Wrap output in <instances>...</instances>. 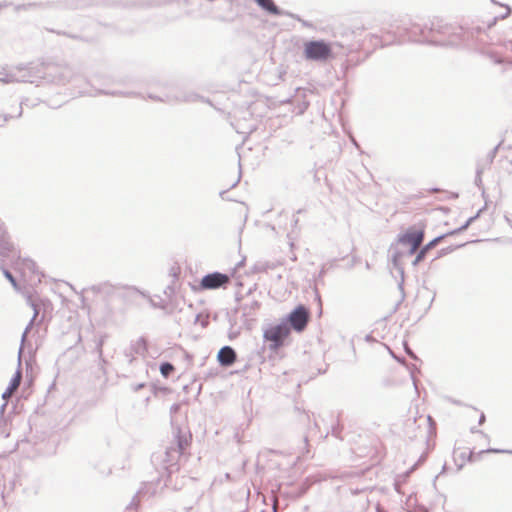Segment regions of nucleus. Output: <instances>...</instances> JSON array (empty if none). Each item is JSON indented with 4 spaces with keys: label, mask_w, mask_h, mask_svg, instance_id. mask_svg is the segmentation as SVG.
I'll list each match as a JSON object with an SVG mask.
<instances>
[{
    "label": "nucleus",
    "mask_w": 512,
    "mask_h": 512,
    "mask_svg": "<svg viewBox=\"0 0 512 512\" xmlns=\"http://www.w3.org/2000/svg\"><path fill=\"white\" fill-rule=\"evenodd\" d=\"M456 28L451 25L444 23L443 20L437 19L432 23V32H435L437 36H433L434 41L440 44H453L459 38V35L454 32Z\"/></svg>",
    "instance_id": "nucleus-4"
},
{
    "label": "nucleus",
    "mask_w": 512,
    "mask_h": 512,
    "mask_svg": "<svg viewBox=\"0 0 512 512\" xmlns=\"http://www.w3.org/2000/svg\"><path fill=\"white\" fill-rule=\"evenodd\" d=\"M288 320L294 330L301 332L309 321V311L306 307L300 305L290 313Z\"/></svg>",
    "instance_id": "nucleus-7"
},
{
    "label": "nucleus",
    "mask_w": 512,
    "mask_h": 512,
    "mask_svg": "<svg viewBox=\"0 0 512 512\" xmlns=\"http://www.w3.org/2000/svg\"><path fill=\"white\" fill-rule=\"evenodd\" d=\"M430 192H436L439 194V200L440 201H445V200H448V199H451L454 197L453 193L449 192V191H446V190H440V189H435V190H432V191H427V193H430Z\"/></svg>",
    "instance_id": "nucleus-14"
},
{
    "label": "nucleus",
    "mask_w": 512,
    "mask_h": 512,
    "mask_svg": "<svg viewBox=\"0 0 512 512\" xmlns=\"http://www.w3.org/2000/svg\"><path fill=\"white\" fill-rule=\"evenodd\" d=\"M290 335V329L286 324H278L267 328L264 331L263 338L269 342V349L277 351L285 343Z\"/></svg>",
    "instance_id": "nucleus-2"
},
{
    "label": "nucleus",
    "mask_w": 512,
    "mask_h": 512,
    "mask_svg": "<svg viewBox=\"0 0 512 512\" xmlns=\"http://www.w3.org/2000/svg\"><path fill=\"white\" fill-rule=\"evenodd\" d=\"M21 380H22V372L20 369H18L15 372L14 376L12 377L8 388L2 395L4 400H8L16 392V390L20 386Z\"/></svg>",
    "instance_id": "nucleus-10"
},
{
    "label": "nucleus",
    "mask_w": 512,
    "mask_h": 512,
    "mask_svg": "<svg viewBox=\"0 0 512 512\" xmlns=\"http://www.w3.org/2000/svg\"><path fill=\"white\" fill-rule=\"evenodd\" d=\"M174 371V366L170 363H163L160 366V372L164 377H168Z\"/></svg>",
    "instance_id": "nucleus-15"
},
{
    "label": "nucleus",
    "mask_w": 512,
    "mask_h": 512,
    "mask_svg": "<svg viewBox=\"0 0 512 512\" xmlns=\"http://www.w3.org/2000/svg\"><path fill=\"white\" fill-rule=\"evenodd\" d=\"M472 458V452L467 447H457L453 451V459L456 465L461 468Z\"/></svg>",
    "instance_id": "nucleus-8"
},
{
    "label": "nucleus",
    "mask_w": 512,
    "mask_h": 512,
    "mask_svg": "<svg viewBox=\"0 0 512 512\" xmlns=\"http://www.w3.org/2000/svg\"><path fill=\"white\" fill-rule=\"evenodd\" d=\"M10 267L17 276H14L9 269L4 267L2 268V272L16 290H20L21 286H33L41 282L42 274L32 259L24 258L19 255L15 256L12 259Z\"/></svg>",
    "instance_id": "nucleus-1"
},
{
    "label": "nucleus",
    "mask_w": 512,
    "mask_h": 512,
    "mask_svg": "<svg viewBox=\"0 0 512 512\" xmlns=\"http://www.w3.org/2000/svg\"><path fill=\"white\" fill-rule=\"evenodd\" d=\"M304 54L309 60L326 61L331 57L332 49L324 41H310L304 45Z\"/></svg>",
    "instance_id": "nucleus-3"
},
{
    "label": "nucleus",
    "mask_w": 512,
    "mask_h": 512,
    "mask_svg": "<svg viewBox=\"0 0 512 512\" xmlns=\"http://www.w3.org/2000/svg\"><path fill=\"white\" fill-rule=\"evenodd\" d=\"M468 418H478V423L481 425L485 421V415L482 411H479L478 409L472 408L468 410L467 413Z\"/></svg>",
    "instance_id": "nucleus-13"
},
{
    "label": "nucleus",
    "mask_w": 512,
    "mask_h": 512,
    "mask_svg": "<svg viewBox=\"0 0 512 512\" xmlns=\"http://www.w3.org/2000/svg\"><path fill=\"white\" fill-rule=\"evenodd\" d=\"M231 280L227 274L214 272L205 275L200 281L201 290H214L219 288H227Z\"/></svg>",
    "instance_id": "nucleus-6"
},
{
    "label": "nucleus",
    "mask_w": 512,
    "mask_h": 512,
    "mask_svg": "<svg viewBox=\"0 0 512 512\" xmlns=\"http://www.w3.org/2000/svg\"><path fill=\"white\" fill-rule=\"evenodd\" d=\"M259 6H261L263 9L267 10L268 12L272 14H278V8L274 4L273 0H255Z\"/></svg>",
    "instance_id": "nucleus-12"
},
{
    "label": "nucleus",
    "mask_w": 512,
    "mask_h": 512,
    "mask_svg": "<svg viewBox=\"0 0 512 512\" xmlns=\"http://www.w3.org/2000/svg\"><path fill=\"white\" fill-rule=\"evenodd\" d=\"M424 239V230L423 229H415L410 228L405 233L399 235L398 242L402 245H406L409 247V254L412 255L416 253L422 244Z\"/></svg>",
    "instance_id": "nucleus-5"
},
{
    "label": "nucleus",
    "mask_w": 512,
    "mask_h": 512,
    "mask_svg": "<svg viewBox=\"0 0 512 512\" xmlns=\"http://www.w3.org/2000/svg\"><path fill=\"white\" fill-rule=\"evenodd\" d=\"M235 360H236V354L231 347L225 346L220 349V351L218 353V361L222 365L229 366V365L233 364L235 362Z\"/></svg>",
    "instance_id": "nucleus-9"
},
{
    "label": "nucleus",
    "mask_w": 512,
    "mask_h": 512,
    "mask_svg": "<svg viewBox=\"0 0 512 512\" xmlns=\"http://www.w3.org/2000/svg\"><path fill=\"white\" fill-rule=\"evenodd\" d=\"M441 239H442V237L435 238L432 241H430L428 244H426L424 247H422L414 260V265H417L418 263L423 261L426 254L428 253V251L430 249L434 248L439 243V241Z\"/></svg>",
    "instance_id": "nucleus-11"
}]
</instances>
